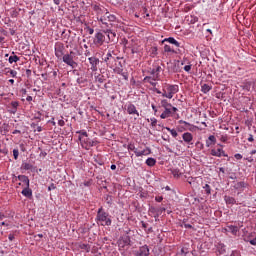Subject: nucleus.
Listing matches in <instances>:
<instances>
[{
    "label": "nucleus",
    "mask_w": 256,
    "mask_h": 256,
    "mask_svg": "<svg viewBox=\"0 0 256 256\" xmlns=\"http://www.w3.org/2000/svg\"><path fill=\"white\" fill-rule=\"evenodd\" d=\"M96 223L102 227H111V224L113 223L111 215L103 209V206H101L97 211Z\"/></svg>",
    "instance_id": "f257e3e1"
},
{
    "label": "nucleus",
    "mask_w": 256,
    "mask_h": 256,
    "mask_svg": "<svg viewBox=\"0 0 256 256\" xmlns=\"http://www.w3.org/2000/svg\"><path fill=\"white\" fill-rule=\"evenodd\" d=\"M158 109H164L160 115V119H169V117H173L171 111V103L167 99H162L158 104Z\"/></svg>",
    "instance_id": "f03ea898"
},
{
    "label": "nucleus",
    "mask_w": 256,
    "mask_h": 256,
    "mask_svg": "<svg viewBox=\"0 0 256 256\" xmlns=\"http://www.w3.org/2000/svg\"><path fill=\"white\" fill-rule=\"evenodd\" d=\"M179 93V85L165 84L162 89V97L173 99V95Z\"/></svg>",
    "instance_id": "7ed1b4c3"
},
{
    "label": "nucleus",
    "mask_w": 256,
    "mask_h": 256,
    "mask_svg": "<svg viewBox=\"0 0 256 256\" xmlns=\"http://www.w3.org/2000/svg\"><path fill=\"white\" fill-rule=\"evenodd\" d=\"M120 59L121 57L117 56L115 51L109 50L106 54V57L104 58V61L106 62V65L110 67V69H113V67H115V63H117V61Z\"/></svg>",
    "instance_id": "20e7f679"
},
{
    "label": "nucleus",
    "mask_w": 256,
    "mask_h": 256,
    "mask_svg": "<svg viewBox=\"0 0 256 256\" xmlns=\"http://www.w3.org/2000/svg\"><path fill=\"white\" fill-rule=\"evenodd\" d=\"M116 20H117V17L109 13V10H107L104 16H102L101 19H99V22L102 23V28H105V27H113V24H107V21L109 23H115Z\"/></svg>",
    "instance_id": "39448f33"
},
{
    "label": "nucleus",
    "mask_w": 256,
    "mask_h": 256,
    "mask_svg": "<svg viewBox=\"0 0 256 256\" xmlns=\"http://www.w3.org/2000/svg\"><path fill=\"white\" fill-rule=\"evenodd\" d=\"M123 109L124 111H126L128 115H133L135 121L139 119V111L137 110V107L135 106V104L129 102L124 105Z\"/></svg>",
    "instance_id": "423d86ee"
},
{
    "label": "nucleus",
    "mask_w": 256,
    "mask_h": 256,
    "mask_svg": "<svg viewBox=\"0 0 256 256\" xmlns=\"http://www.w3.org/2000/svg\"><path fill=\"white\" fill-rule=\"evenodd\" d=\"M78 139L84 149H89V147H95V146L99 145V141H97V140H91L89 138H82L81 136H79Z\"/></svg>",
    "instance_id": "0eeeda50"
},
{
    "label": "nucleus",
    "mask_w": 256,
    "mask_h": 256,
    "mask_svg": "<svg viewBox=\"0 0 256 256\" xmlns=\"http://www.w3.org/2000/svg\"><path fill=\"white\" fill-rule=\"evenodd\" d=\"M161 65H163V63L157 61V62H154L152 65V68H150V74L155 79H159V73L163 71V68H161Z\"/></svg>",
    "instance_id": "6e6552de"
},
{
    "label": "nucleus",
    "mask_w": 256,
    "mask_h": 256,
    "mask_svg": "<svg viewBox=\"0 0 256 256\" xmlns=\"http://www.w3.org/2000/svg\"><path fill=\"white\" fill-rule=\"evenodd\" d=\"M103 33L107 36L106 43L115 41V38L117 37V33L113 31V27H104Z\"/></svg>",
    "instance_id": "1a4fd4ad"
},
{
    "label": "nucleus",
    "mask_w": 256,
    "mask_h": 256,
    "mask_svg": "<svg viewBox=\"0 0 256 256\" xmlns=\"http://www.w3.org/2000/svg\"><path fill=\"white\" fill-rule=\"evenodd\" d=\"M116 65H117V62H114V67H113L114 73H117V75H122L123 79L127 81V79H129V73L123 72V65L121 64V62L118 63L119 66H116Z\"/></svg>",
    "instance_id": "9d476101"
},
{
    "label": "nucleus",
    "mask_w": 256,
    "mask_h": 256,
    "mask_svg": "<svg viewBox=\"0 0 256 256\" xmlns=\"http://www.w3.org/2000/svg\"><path fill=\"white\" fill-rule=\"evenodd\" d=\"M64 55H65V44L61 42H57L55 44V56L57 57V59H62Z\"/></svg>",
    "instance_id": "9b49d317"
},
{
    "label": "nucleus",
    "mask_w": 256,
    "mask_h": 256,
    "mask_svg": "<svg viewBox=\"0 0 256 256\" xmlns=\"http://www.w3.org/2000/svg\"><path fill=\"white\" fill-rule=\"evenodd\" d=\"M93 11L96 12L97 20L101 19V17H105V14L107 13V9L105 7H101L97 4L93 5Z\"/></svg>",
    "instance_id": "f8f14e48"
},
{
    "label": "nucleus",
    "mask_w": 256,
    "mask_h": 256,
    "mask_svg": "<svg viewBox=\"0 0 256 256\" xmlns=\"http://www.w3.org/2000/svg\"><path fill=\"white\" fill-rule=\"evenodd\" d=\"M62 59L66 63V65H69V67H72V69H75V67H77V62L73 60V55L65 54L64 56H62Z\"/></svg>",
    "instance_id": "ddd939ff"
},
{
    "label": "nucleus",
    "mask_w": 256,
    "mask_h": 256,
    "mask_svg": "<svg viewBox=\"0 0 256 256\" xmlns=\"http://www.w3.org/2000/svg\"><path fill=\"white\" fill-rule=\"evenodd\" d=\"M105 41H107V40L105 39V34H103L102 32L96 33L95 38H94V43H95L96 45H98V47H101V45H103V43H104Z\"/></svg>",
    "instance_id": "4468645a"
},
{
    "label": "nucleus",
    "mask_w": 256,
    "mask_h": 256,
    "mask_svg": "<svg viewBox=\"0 0 256 256\" xmlns=\"http://www.w3.org/2000/svg\"><path fill=\"white\" fill-rule=\"evenodd\" d=\"M166 209L164 207H150L149 209V213H152V215H154V217H159V215H161V213H165Z\"/></svg>",
    "instance_id": "2eb2a0df"
},
{
    "label": "nucleus",
    "mask_w": 256,
    "mask_h": 256,
    "mask_svg": "<svg viewBox=\"0 0 256 256\" xmlns=\"http://www.w3.org/2000/svg\"><path fill=\"white\" fill-rule=\"evenodd\" d=\"M210 155L213 157H227V154H225V151H223V148H214L211 150Z\"/></svg>",
    "instance_id": "dca6fc26"
},
{
    "label": "nucleus",
    "mask_w": 256,
    "mask_h": 256,
    "mask_svg": "<svg viewBox=\"0 0 256 256\" xmlns=\"http://www.w3.org/2000/svg\"><path fill=\"white\" fill-rule=\"evenodd\" d=\"M182 139L184 143H187V145H193V134H191L190 132H185L182 135Z\"/></svg>",
    "instance_id": "f3484780"
},
{
    "label": "nucleus",
    "mask_w": 256,
    "mask_h": 256,
    "mask_svg": "<svg viewBox=\"0 0 256 256\" xmlns=\"http://www.w3.org/2000/svg\"><path fill=\"white\" fill-rule=\"evenodd\" d=\"M137 256H149V247L147 245L141 246L136 253Z\"/></svg>",
    "instance_id": "a211bd4d"
},
{
    "label": "nucleus",
    "mask_w": 256,
    "mask_h": 256,
    "mask_svg": "<svg viewBox=\"0 0 256 256\" xmlns=\"http://www.w3.org/2000/svg\"><path fill=\"white\" fill-rule=\"evenodd\" d=\"M88 61H89L90 65H91V69L93 71H97V65H99V58H97V57H90V58H88Z\"/></svg>",
    "instance_id": "6ab92c4d"
},
{
    "label": "nucleus",
    "mask_w": 256,
    "mask_h": 256,
    "mask_svg": "<svg viewBox=\"0 0 256 256\" xmlns=\"http://www.w3.org/2000/svg\"><path fill=\"white\" fill-rule=\"evenodd\" d=\"M145 83H150V85H152V87H157V81H159V79H155V76H146L144 78Z\"/></svg>",
    "instance_id": "aec40b11"
},
{
    "label": "nucleus",
    "mask_w": 256,
    "mask_h": 256,
    "mask_svg": "<svg viewBox=\"0 0 256 256\" xmlns=\"http://www.w3.org/2000/svg\"><path fill=\"white\" fill-rule=\"evenodd\" d=\"M134 153L136 157H143V155H151V148H146L142 151L135 150Z\"/></svg>",
    "instance_id": "412c9836"
},
{
    "label": "nucleus",
    "mask_w": 256,
    "mask_h": 256,
    "mask_svg": "<svg viewBox=\"0 0 256 256\" xmlns=\"http://www.w3.org/2000/svg\"><path fill=\"white\" fill-rule=\"evenodd\" d=\"M22 195H24V197H27V199H31V197H33V190H31L29 186H26L22 190Z\"/></svg>",
    "instance_id": "4be33fe9"
},
{
    "label": "nucleus",
    "mask_w": 256,
    "mask_h": 256,
    "mask_svg": "<svg viewBox=\"0 0 256 256\" xmlns=\"http://www.w3.org/2000/svg\"><path fill=\"white\" fill-rule=\"evenodd\" d=\"M171 43V45H175V47H181V43H179L177 40H175V38L173 37H169V38H165L162 43Z\"/></svg>",
    "instance_id": "5701e85b"
},
{
    "label": "nucleus",
    "mask_w": 256,
    "mask_h": 256,
    "mask_svg": "<svg viewBox=\"0 0 256 256\" xmlns=\"http://www.w3.org/2000/svg\"><path fill=\"white\" fill-rule=\"evenodd\" d=\"M224 201H225L226 205H237V200L231 196L225 195Z\"/></svg>",
    "instance_id": "b1692460"
},
{
    "label": "nucleus",
    "mask_w": 256,
    "mask_h": 256,
    "mask_svg": "<svg viewBox=\"0 0 256 256\" xmlns=\"http://www.w3.org/2000/svg\"><path fill=\"white\" fill-rule=\"evenodd\" d=\"M142 225V229H144L145 233H147V235H149V233H153V227H149V224L146 223L145 221H141L140 222ZM149 227V228H147Z\"/></svg>",
    "instance_id": "393cba45"
},
{
    "label": "nucleus",
    "mask_w": 256,
    "mask_h": 256,
    "mask_svg": "<svg viewBox=\"0 0 256 256\" xmlns=\"http://www.w3.org/2000/svg\"><path fill=\"white\" fill-rule=\"evenodd\" d=\"M217 143V138L214 135H211L206 140V147H211V145H215Z\"/></svg>",
    "instance_id": "a878e982"
},
{
    "label": "nucleus",
    "mask_w": 256,
    "mask_h": 256,
    "mask_svg": "<svg viewBox=\"0 0 256 256\" xmlns=\"http://www.w3.org/2000/svg\"><path fill=\"white\" fill-rule=\"evenodd\" d=\"M226 231H228L229 233H232V235H237L239 228L237 226L228 225Z\"/></svg>",
    "instance_id": "bb28decb"
},
{
    "label": "nucleus",
    "mask_w": 256,
    "mask_h": 256,
    "mask_svg": "<svg viewBox=\"0 0 256 256\" xmlns=\"http://www.w3.org/2000/svg\"><path fill=\"white\" fill-rule=\"evenodd\" d=\"M19 181H21L22 183H24V185L26 187H29V177L25 176V175H19L18 176Z\"/></svg>",
    "instance_id": "cd10ccee"
},
{
    "label": "nucleus",
    "mask_w": 256,
    "mask_h": 256,
    "mask_svg": "<svg viewBox=\"0 0 256 256\" xmlns=\"http://www.w3.org/2000/svg\"><path fill=\"white\" fill-rule=\"evenodd\" d=\"M211 89H213V86H211L209 84H203L201 86V91H202V93H205V94L209 93V91H211Z\"/></svg>",
    "instance_id": "c85d7f7f"
},
{
    "label": "nucleus",
    "mask_w": 256,
    "mask_h": 256,
    "mask_svg": "<svg viewBox=\"0 0 256 256\" xmlns=\"http://www.w3.org/2000/svg\"><path fill=\"white\" fill-rule=\"evenodd\" d=\"M164 53H173L174 55H177V50L171 48L169 45H164Z\"/></svg>",
    "instance_id": "c756f323"
},
{
    "label": "nucleus",
    "mask_w": 256,
    "mask_h": 256,
    "mask_svg": "<svg viewBox=\"0 0 256 256\" xmlns=\"http://www.w3.org/2000/svg\"><path fill=\"white\" fill-rule=\"evenodd\" d=\"M5 75H11V77H17V71L11 70V68L4 69Z\"/></svg>",
    "instance_id": "7c9ffc66"
},
{
    "label": "nucleus",
    "mask_w": 256,
    "mask_h": 256,
    "mask_svg": "<svg viewBox=\"0 0 256 256\" xmlns=\"http://www.w3.org/2000/svg\"><path fill=\"white\" fill-rule=\"evenodd\" d=\"M170 171H171L173 177H175V179H179V177H181V175H183V174L181 173V170H179L178 168H176V169H171Z\"/></svg>",
    "instance_id": "2f4dec72"
},
{
    "label": "nucleus",
    "mask_w": 256,
    "mask_h": 256,
    "mask_svg": "<svg viewBox=\"0 0 256 256\" xmlns=\"http://www.w3.org/2000/svg\"><path fill=\"white\" fill-rule=\"evenodd\" d=\"M79 249H82L83 251H86V253H89V251H91V245L85 244V243H80Z\"/></svg>",
    "instance_id": "473e14b6"
},
{
    "label": "nucleus",
    "mask_w": 256,
    "mask_h": 256,
    "mask_svg": "<svg viewBox=\"0 0 256 256\" xmlns=\"http://www.w3.org/2000/svg\"><path fill=\"white\" fill-rule=\"evenodd\" d=\"M156 164L157 160L155 158H148L146 160V165H148V167H155Z\"/></svg>",
    "instance_id": "72a5a7b5"
},
{
    "label": "nucleus",
    "mask_w": 256,
    "mask_h": 256,
    "mask_svg": "<svg viewBox=\"0 0 256 256\" xmlns=\"http://www.w3.org/2000/svg\"><path fill=\"white\" fill-rule=\"evenodd\" d=\"M21 169H24L25 171H31V169H33V165L31 163L24 162L22 163Z\"/></svg>",
    "instance_id": "f704fd0d"
},
{
    "label": "nucleus",
    "mask_w": 256,
    "mask_h": 256,
    "mask_svg": "<svg viewBox=\"0 0 256 256\" xmlns=\"http://www.w3.org/2000/svg\"><path fill=\"white\" fill-rule=\"evenodd\" d=\"M19 60H20V58L17 55L10 56L9 59H8L10 64L17 63V61H19Z\"/></svg>",
    "instance_id": "c9c22d12"
},
{
    "label": "nucleus",
    "mask_w": 256,
    "mask_h": 256,
    "mask_svg": "<svg viewBox=\"0 0 256 256\" xmlns=\"http://www.w3.org/2000/svg\"><path fill=\"white\" fill-rule=\"evenodd\" d=\"M11 107L13 108L12 113H17V108L19 107V102H17V101H12V102H11Z\"/></svg>",
    "instance_id": "e433bc0d"
},
{
    "label": "nucleus",
    "mask_w": 256,
    "mask_h": 256,
    "mask_svg": "<svg viewBox=\"0 0 256 256\" xmlns=\"http://www.w3.org/2000/svg\"><path fill=\"white\" fill-rule=\"evenodd\" d=\"M76 133H78L79 137H81L82 139H84V137H86V138L89 137V134H87V131H85V130H79Z\"/></svg>",
    "instance_id": "4c0bfd02"
},
{
    "label": "nucleus",
    "mask_w": 256,
    "mask_h": 256,
    "mask_svg": "<svg viewBox=\"0 0 256 256\" xmlns=\"http://www.w3.org/2000/svg\"><path fill=\"white\" fill-rule=\"evenodd\" d=\"M166 130L171 133L172 137H174V138L177 137V135H178L177 130L171 129V128H169V127H166Z\"/></svg>",
    "instance_id": "58836bf2"
},
{
    "label": "nucleus",
    "mask_w": 256,
    "mask_h": 256,
    "mask_svg": "<svg viewBox=\"0 0 256 256\" xmlns=\"http://www.w3.org/2000/svg\"><path fill=\"white\" fill-rule=\"evenodd\" d=\"M219 140L222 142V143H227V141H229V136L227 134L225 135H221L219 137Z\"/></svg>",
    "instance_id": "ea45409f"
},
{
    "label": "nucleus",
    "mask_w": 256,
    "mask_h": 256,
    "mask_svg": "<svg viewBox=\"0 0 256 256\" xmlns=\"http://www.w3.org/2000/svg\"><path fill=\"white\" fill-rule=\"evenodd\" d=\"M96 81L98 83H105V76L99 74L98 76H96Z\"/></svg>",
    "instance_id": "a19ab883"
},
{
    "label": "nucleus",
    "mask_w": 256,
    "mask_h": 256,
    "mask_svg": "<svg viewBox=\"0 0 256 256\" xmlns=\"http://www.w3.org/2000/svg\"><path fill=\"white\" fill-rule=\"evenodd\" d=\"M203 189H204L206 195H211V186H209V184H205Z\"/></svg>",
    "instance_id": "79ce46f5"
},
{
    "label": "nucleus",
    "mask_w": 256,
    "mask_h": 256,
    "mask_svg": "<svg viewBox=\"0 0 256 256\" xmlns=\"http://www.w3.org/2000/svg\"><path fill=\"white\" fill-rule=\"evenodd\" d=\"M245 182H237L236 184H235V188L236 189H243V188H245Z\"/></svg>",
    "instance_id": "37998d69"
},
{
    "label": "nucleus",
    "mask_w": 256,
    "mask_h": 256,
    "mask_svg": "<svg viewBox=\"0 0 256 256\" xmlns=\"http://www.w3.org/2000/svg\"><path fill=\"white\" fill-rule=\"evenodd\" d=\"M77 83H78V85H85V83H87V79L80 77L77 79Z\"/></svg>",
    "instance_id": "c03bdc74"
},
{
    "label": "nucleus",
    "mask_w": 256,
    "mask_h": 256,
    "mask_svg": "<svg viewBox=\"0 0 256 256\" xmlns=\"http://www.w3.org/2000/svg\"><path fill=\"white\" fill-rule=\"evenodd\" d=\"M123 242L125 245H131V237L129 236L124 237Z\"/></svg>",
    "instance_id": "a18cd8bd"
},
{
    "label": "nucleus",
    "mask_w": 256,
    "mask_h": 256,
    "mask_svg": "<svg viewBox=\"0 0 256 256\" xmlns=\"http://www.w3.org/2000/svg\"><path fill=\"white\" fill-rule=\"evenodd\" d=\"M13 157H14L15 161H17V159H19V149L13 150Z\"/></svg>",
    "instance_id": "49530a36"
},
{
    "label": "nucleus",
    "mask_w": 256,
    "mask_h": 256,
    "mask_svg": "<svg viewBox=\"0 0 256 256\" xmlns=\"http://www.w3.org/2000/svg\"><path fill=\"white\" fill-rule=\"evenodd\" d=\"M91 185H93V180L90 179L88 181H84V187H91Z\"/></svg>",
    "instance_id": "de8ad7c7"
},
{
    "label": "nucleus",
    "mask_w": 256,
    "mask_h": 256,
    "mask_svg": "<svg viewBox=\"0 0 256 256\" xmlns=\"http://www.w3.org/2000/svg\"><path fill=\"white\" fill-rule=\"evenodd\" d=\"M151 107H152V109L154 111V115H157V113H158V111L160 109L159 106H156L155 104H152Z\"/></svg>",
    "instance_id": "09e8293b"
},
{
    "label": "nucleus",
    "mask_w": 256,
    "mask_h": 256,
    "mask_svg": "<svg viewBox=\"0 0 256 256\" xmlns=\"http://www.w3.org/2000/svg\"><path fill=\"white\" fill-rule=\"evenodd\" d=\"M151 107H152V109L154 111V115H157V113H158V111L160 109L159 106H156L155 104H152Z\"/></svg>",
    "instance_id": "8fccbe9b"
},
{
    "label": "nucleus",
    "mask_w": 256,
    "mask_h": 256,
    "mask_svg": "<svg viewBox=\"0 0 256 256\" xmlns=\"http://www.w3.org/2000/svg\"><path fill=\"white\" fill-rule=\"evenodd\" d=\"M170 111H172V117H173V115H175V113H177V111H179V109H177V107H175L171 104Z\"/></svg>",
    "instance_id": "3c124183"
},
{
    "label": "nucleus",
    "mask_w": 256,
    "mask_h": 256,
    "mask_svg": "<svg viewBox=\"0 0 256 256\" xmlns=\"http://www.w3.org/2000/svg\"><path fill=\"white\" fill-rule=\"evenodd\" d=\"M11 17H14V18L19 17V11H17V10H12V11H11Z\"/></svg>",
    "instance_id": "603ef678"
},
{
    "label": "nucleus",
    "mask_w": 256,
    "mask_h": 256,
    "mask_svg": "<svg viewBox=\"0 0 256 256\" xmlns=\"http://www.w3.org/2000/svg\"><path fill=\"white\" fill-rule=\"evenodd\" d=\"M128 151H137V149H135V144H128V147H127Z\"/></svg>",
    "instance_id": "864d4df0"
},
{
    "label": "nucleus",
    "mask_w": 256,
    "mask_h": 256,
    "mask_svg": "<svg viewBox=\"0 0 256 256\" xmlns=\"http://www.w3.org/2000/svg\"><path fill=\"white\" fill-rule=\"evenodd\" d=\"M41 113L38 111L37 115L34 116V119H36V121H38V123L41 121Z\"/></svg>",
    "instance_id": "5fc2aeb1"
},
{
    "label": "nucleus",
    "mask_w": 256,
    "mask_h": 256,
    "mask_svg": "<svg viewBox=\"0 0 256 256\" xmlns=\"http://www.w3.org/2000/svg\"><path fill=\"white\" fill-rule=\"evenodd\" d=\"M152 127H157V120L155 118H151Z\"/></svg>",
    "instance_id": "6e6d98bb"
},
{
    "label": "nucleus",
    "mask_w": 256,
    "mask_h": 256,
    "mask_svg": "<svg viewBox=\"0 0 256 256\" xmlns=\"http://www.w3.org/2000/svg\"><path fill=\"white\" fill-rule=\"evenodd\" d=\"M53 189H57V186L54 183L50 184L48 191H53Z\"/></svg>",
    "instance_id": "4d7b16f0"
},
{
    "label": "nucleus",
    "mask_w": 256,
    "mask_h": 256,
    "mask_svg": "<svg viewBox=\"0 0 256 256\" xmlns=\"http://www.w3.org/2000/svg\"><path fill=\"white\" fill-rule=\"evenodd\" d=\"M179 123L185 125L186 127H191V124L189 122L180 120Z\"/></svg>",
    "instance_id": "13d9d810"
},
{
    "label": "nucleus",
    "mask_w": 256,
    "mask_h": 256,
    "mask_svg": "<svg viewBox=\"0 0 256 256\" xmlns=\"http://www.w3.org/2000/svg\"><path fill=\"white\" fill-rule=\"evenodd\" d=\"M155 201H157V203H161V201H163V196H156Z\"/></svg>",
    "instance_id": "bf43d9fd"
},
{
    "label": "nucleus",
    "mask_w": 256,
    "mask_h": 256,
    "mask_svg": "<svg viewBox=\"0 0 256 256\" xmlns=\"http://www.w3.org/2000/svg\"><path fill=\"white\" fill-rule=\"evenodd\" d=\"M20 150L22 151V153H25V151H27L25 144H20Z\"/></svg>",
    "instance_id": "052dcab7"
},
{
    "label": "nucleus",
    "mask_w": 256,
    "mask_h": 256,
    "mask_svg": "<svg viewBox=\"0 0 256 256\" xmlns=\"http://www.w3.org/2000/svg\"><path fill=\"white\" fill-rule=\"evenodd\" d=\"M231 256H241V252L235 250L232 252Z\"/></svg>",
    "instance_id": "680f3d73"
},
{
    "label": "nucleus",
    "mask_w": 256,
    "mask_h": 256,
    "mask_svg": "<svg viewBox=\"0 0 256 256\" xmlns=\"http://www.w3.org/2000/svg\"><path fill=\"white\" fill-rule=\"evenodd\" d=\"M20 93H21L22 97L25 96V95H27V89L22 88V89L20 90Z\"/></svg>",
    "instance_id": "e2e57ef3"
},
{
    "label": "nucleus",
    "mask_w": 256,
    "mask_h": 256,
    "mask_svg": "<svg viewBox=\"0 0 256 256\" xmlns=\"http://www.w3.org/2000/svg\"><path fill=\"white\" fill-rule=\"evenodd\" d=\"M234 157H235V159H237L238 161L241 160V159H243V155H241V154H235Z\"/></svg>",
    "instance_id": "0e129e2a"
},
{
    "label": "nucleus",
    "mask_w": 256,
    "mask_h": 256,
    "mask_svg": "<svg viewBox=\"0 0 256 256\" xmlns=\"http://www.w3.org/2000/svg\"><path fill=\"white\" fill-rule=\"evenodd\" d=\"M184 71H186L187 73H189V71H191V65H186L184 67Z\"/></svg>",
    "instance_id": "69168bd1"
},
{
    "label": "nucleus",
    "mask_w": 256,
    "mask_h": 256,
    "mask_svg": "<svg viewBox=\"0 0 256 256\" xmlns=\"http://www.w3.org/2000/svg\"><path fill=\"white\" fill-rule=\"evenodd\" d=\"M58 125H59L60 127H65V121H64V120H59V121H58Z\"/></svg>",
    "instance_id": "338daca9"
},
{
    "label": "nucleus",
    "mask_w": 256,
    "mask_h": 256,
    "mask_svg": "<svg viewBox=\"0 0 256 256\" xmlns=\"http://www.w3.org/2000/svg\"><path fill=\"white\" fill-rule=\"evenodd\" d=\"M248 141H249V143H253V141H255V138H253L252 134L249 135Z\"/></svg>",
    "instance_id": "774afa93"
}]
</instances>
